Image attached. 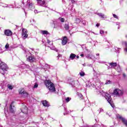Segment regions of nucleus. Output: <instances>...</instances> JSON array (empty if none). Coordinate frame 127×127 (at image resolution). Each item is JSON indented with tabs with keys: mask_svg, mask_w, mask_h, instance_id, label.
Instances as JSON below:
<instances>
[{
	"mask_svg": "<svg viewBox=\"0 0 127 127\" xmlns=\"http://www.w3.org/2000/svg\"><path fill=\"white\" fill-rule=\"evenodd\" d=\"M42 104L43 105L44 107H49V103L46 100H44L42 101Z\"/></svg>",
	"mask_w": 127,
	"mask_h": 127,
	"instance_id": "12",
	"label": "nucleus"
},
{
	"mask_svg": "<svg viewBox=\"0 0 127 127\" xmlns=\"http://www.w3.org/2000/svg\"><path fill=\"white\" fill-rule=\"evenodd\" d=\"M79 75L81 77H84L85 76V72L84 71H81L79 72Z\"/></svg>",
	"mask_w": 127,
	"mask_h": 127,
	"instance_id": "20",
	"label": "nucleus"
},
{
	"mask_svg": "<svg viewBox=\"0 0 127 127\" xmlns=\"http://www.w3.org/2000/svg\"><path fill=\"white\" fill-rule=\"evenodd\" d=\"M113 94L115 96H122V95H123V94H124V91H123V90H121L119 88H117V89H115L114 90Z\"/></svg>",
	"mask_w": 127,
	"mask_h": 127,
	"instance_id": "3",
	"label": "nucleus"
},
{
	"mask_svg": "<svg viewBox=\"0 0 127 127\" xmlns=\"http://www.w3.org/2000/svg\"><path fill=\"white\" fill-rule=\"evenodd\" d=\"M97 15H99L101 18H105V14L102 13H98Z\"/></svg>",
	"mask_w": 127,
	"mask_h": 127,
	"instance_id": "17",
	"label": "nucleus"
},
{
	"mask_svg": "<svg viewBox=\"0 0 127 127\" xmlns=\"http://www.w3.org/2000/svg\"><path fill=\"white\" fill-rule=\"evenodd\" d=\"M113 16L114 17V18H116V19H119V17H118L117 15L113 14Z\"/></svg>",
	"mask_w": 127,
	"mask_h": 127,
	"instance_id": "24",
	"label": "nucleus"
},
{
	"mask_svg": "<svg viewBox=\"0 0 127 127\" xmlns=\"http://www.w3.org/2000/svg\"><path fill=\"white\" fill-rule=\"evenodd\" d=\"M108 103L110 104V105L111 106L112 108H115V104H114V102L113 101V100H111L108 101Z\"/></svg>",
	"mask_w": 127,
	"mask_h": 127,
	"instance_id": "16",
	"label": "nucleus"
},
{
	"mask_svg": "<svg viewBox=\"0 0 127 127\" xmlns=\"http://www.w3.org/2000/svg\"><path fill=\"white\" fill-rule=\"evenodd\" d=\"M96 56H100V54H97L96 55Z\"/></svg>",
	"mask_w": 127,
	"mask_h": 127,
	"instance_id": "39",
	"label": "nucleus"
},
{
	"mask_svg": "<svg viewBox=\"0 0 127 127\" xmlns=\"http://www.w3.org/2000/svg\"><path fill=\"white\" fill-rule=\"evenodd\" d=\"M29 7H30V8H32V7H33V3L32 2L29 3Z\"/></svg>",
	"mask_w": 127,
	"mask_h": 127,
	"instance_id": "23",
	"label": "nucleus"
},
{
	"mask_svg": "<svg viewBox=\"0 0 127 127\" xmlns=\"http://www.w3.org/2000/svg\"><path fill=\"white\" fill-rule=\"evenodd\" d=\"M13 104H14V102L12 101L9 106V111L12 114L15 113V106Z\"/></svg>",
	"mask_w": 127,
	"mask_h": 127,
	"instance_id": "4",
	"label": "nucleus"
},
{
	"mask_svg": "<svg viewBox=\"0 0 127 127\" xmlns=\"http://www.w3.org/2000/svg\"><path fill=\"white\" fill-rule=\"evenodd\" d=\"M79 96L80 97L81 99H83V96L82 94H79Z\"/></svg>",
	"mask_w": 127,
	"mask_h": 127,
	"instance_id": "30",
	"label": "nucleus"
},
{
	"mask_svg": "<svg viewBox=\"0 0 127 127\" xmlns=\"http://www.w3.org/2000/svg\"><path fill=\"white\" fill-rule=\"evenodd\" d=\"M7 88L9 90H12V89H13V87L12 85H10V84L7 85Z\"/></svg>",
	"mask_w": 127,
	"mask_h": 127,
	"instance_id": "21",
	"label": "nucleus"
},
{
	"mask_svg": "<svg viewBox=\"0 0 127 127\" xmlns=\"http://www.w3.org/2000/svg\"><path fill=\"white\" fill-rule=\"evenodd\" d=\"M72 3H75V0H71Z\"/></svg>",
	"mask_w": 127,
	"mask_h": 127,
	"instance_id": "32",
	"label": "nucleus"
},
{
	"mask_svg": "<svg viewBox=\"0 0 127 127\" xmlns=\"http://www.w3.org/2000/svg\"><path fill=\"white\" fill-rule=\"evenodd\" d=\"M126 49H125V50H126V52H127V46H126Z\"/></svg>",
	"mask_w": 127,
	"mask_h": 127,
	"instance_id": "38",
	"label": "nucleus"
},
{
	"mask_svg": "<svg viewBox=\"0 0 127 127\" xmlns=\"http://www.w3.org/2000/svg\"><path fill=\"white\" fill-rule=\"evenodd\" d=\"M67 43H68V38H67L66 36H64L63 38V40L62 41V45L64 46L66 45Z\"/></svg>",
	"mask_w": 127,
	"mask_h": 127,
	"instance_id": "8",
	"label": "nucleus"
},
{
	"mask_svg": "<svg viewBox=\"0 0 127 127\" xmlns=\"http://www.w3.org/2000/svg\"><path fill=\"white\" fill-rule=\"evenodd\" d=\"M76 21H79V22H80V19H79V18H76Z\"/></svg>",
	"mask_w": 127,
	"mask_h": 127,
	"instance_id": "35",
	"label": "nucleus"
},
{
	"mask_svg": "<svg viewBox=\"0 0 127 127\" xmlns=\"http://www.w3.org/2000/svg\"><path fill=\"white\" fill-rule=\"evenodd\" d=\"M0 68L2 70L1 73L2 75H5V72L7 71V65L2 62L0 63Z\"/></svg>",
	"mask_w": 127,
	"mask_h": 127,
	"instance_id": "2",
	"label": "nucleus"
},
{
	"mask_svg": "<svg viewBox=\"0 0 127 127\" xmlns=\"http://www.w3.org/2000/svg\"><path fill=\"white\" fill-rule=\"evenodd\" d=\"M103 32H104L103 31L101 32V33H103Z\"/></svg>",
	"mask_w": 127,
	"mask_h": 127,
	"instance_id": "43",
	"label": "nucleus"
},
{
	"mask_svg": "<svg viewBox=\"0 0 127 127\" xmlns=\"http://www.w3.org/2000/svg\"><path fill=\"white\" fill-rule=\"evenodd\" d=\"M103 32H104L103 31L101 32V33H103Z\"/></svg>",
	"mask_w": 127,
	"mask_h": 127,
	"instance_id": "42",
	"label": "nucleus"
},
{
	"mask_svg": "<svg viewBox=\"0 0 127 127\" xmlns=\"http://www.w3.org/2000/svg\"><path fill=\"white\" fill-rule=\"evenodd\" d=\"M42 4H45V1H43L42 2Z\"/></svg>",
	"mask_w": 127,
	"mask_h": 127,
	"instance_id": "34",
	"label": "nucleus"
},
{
	"mask_svg": "<svg viewBox=\"0 0 127 127\" xmlns=\"http://www.w3.org/2000/svg\"><path fill=\"white\" fill-rule=\"evenodd\" d=\"M44 84L46 87L49 89L50 92H56V88H55V85H54V83L51 82V80L46 79L44 81Z\"/></svg>",
	"mask_w": 127,
	"mask_h": 127,
	"instance_id": "1",
	"label": "nucleus"
},
{
	"mask_svg": "<svg viewBox=\"0 0 127 127\" xmlns=\"http://www.w3.org/2000/svg\"><path fill=\"white\" fill-rule=\"evenodd\" d=\"M9 45H8V44H6L5 46V48L6 49H8V48H9Z\"/></svg>",
	"mask_w": 127,
	"mask_h": 127,
	"instance_id": "27",
	"label": "nucleus"
},
{
	"mask_svg": "<svg viewBox=\"0 0 127 127\" xmlns=\"http://www.w3.org/2000/svg\"><path fill=\"white\" fill-rule=\"evenodd\" d=\"M19 94H20L21 95H25L26 97V96H27V93H26V92L24 91V90L23 89L20 90Z\"/></svg>",
	"mask_w": 127,
	"mask_h": 127,
	"instance_id": "13",
	"label": "nucleus"
},
{
	"mask_svg": "<svg viewBox=\"0 0 127 127\" xmlns=\"http://www.w3.org/2000/svg\"><path fill=\"white\" fill-rule=\"evenodd\" d=\"M117 118L119 119V120H121L122 123L124 124V125L127 127V120L126 119L123 118V117L121 116V115L117 116Z\"/></svg>",
	"mask_w": 127,
	"mask_h": 127,
	"instance_id": "7",
	"label": "nucleus"
},
{
	"mask_svg": "<svg viewBox=\"0 0 127 127\" xmlns=\"http://www.w3.org/2000/svg\"><path fill=\"white\" fill-rule=\"evenodd\" d=\"M75 57H76V55L74 54H71L70 55L69 58L71 59V60H74Z\"/></svg>",
	"mask_w": 127,
	"mask_h": 127,
	"instance_id": "15",
	"label": "nucleus"
},
{
	"mask_svg": "<svg viewBox=\"0 0 127 127\" xmlns=\"http://www.w3.org/2000/svg\"><path fill=\"white\" fill-rule=\"evenodd\" d=\"M27 60V61H29V62L32 63L35 61V58L33 56H30L28 57Z\"/></svg>",
	"mask_w": 127,
	"mask_h": 127,
	"instance_id": "9",
	"label": "nucleus"
},
{
	"mask_svg": "<svg viewBox=\"0 0 127 127\" xmlns=\"http://www.w3.org/2000/svg\"><path fill=\"white\" fill-rule=\"evenodd\" d=\"M126 76H127V75L125 73H124L123 77H124V78H126Z\"/></svg>",
	"mask_w": 127,
	"mask_h": 127,
	"instance_id": "36",
	"label": "nucleus"
},
{
	"mask_svg": "<svg viewBox=\"0 0 127 127\" xmlns=\"http://www.w3.org/2000/svg\"><path fill=\"white\" fill-rule=\"evenodd\" d=\"M109 84H111V81L110 80H107L105 85H109Z\"/></svg>",
	"mask_w": 127,
	"mask_h": 127,
	"instance_id": "26",
	"label": "nucleus"
},
{
	"mask_svg": "<svg viewBox=\"0 0 127 127\" xmlns=\"http://www.w3.org/2000/svg\"><path fill=\"white\" fill-rule=\"evenodd\" d=\"M110 94H109V93H105V97H107V96H109V97H110Z\"/></svg>",
	"mask_w": 127,
	"mask_h": 127,
	"instance_id": "29",
	"label": "nucleus"
},
{
	"mask_svg": "<svg viewBox=\"0 0 127 127\" xmlns=\"http://www.w3.org/2000/svg\"><path fill=\"white\" fill-rule=\"evenodd\" d=\"M76 58H79V56H76Z\"/></svg>",
	"mask_w": 127,
	"mask_h": 127,
	"instance_id": "41",
	"label": "nucleus"
},
{
	"mask_svg": "<svg viewBox=\"0 0 127 127\" xmlns=\"http://www.w3.org/2000/svg\"><path fill=\"white\" fill-rule=\"evenodd\" d=\"M70 100H71V98H70L69 97H67L65 99V101L67 103H68V102H70Z\"/></svg>",
	"mask_w": 127,
	"mask_h": 127,
	"instance_id": "25",
	"label": "nucleus"
},
{
	"mask_svg": "<svg viewBox=\"0 0 127 127\" xmlns=\"http://www.w3.org/2000/svg\"><path fill=\"white\" fill-rule=\"evenodd\" d=\"M37 1H41V0H37Z\"/></svg>",
	"mask_w": 127,
	"mask_h": 127,
	"instance_id": "40",
	"label": "nucleus"
},
{
	"mask_svg": "<svg viewBox=\"0 0 127 127\" xmlns=\"http://www.w3.org/2000/svg\"><path fill=\"white\" fill-rule=\"evenodd\" d=\"M96 26L97 27H99L100 26V24H99V23L96 24Z\"/></svg>",
	"mask_w": 127,
	"mask_h": 127,
	"instance_id": "33",
	"label": "nucleus"
},
{
	"mask_svg": "<svg viewBox=\"0 0 127 127\" xmlns=\"http://www.w3.org/2000/svg\"><path fill=\"white\" fill-rule=\"evenodd\" d=\"M28 33V31H27V30L26 29H22V36H23L24 39H26V38H27V37H28V34H27Z\"/></svg>",
	"mask_w": 127,
	"mask_h": 127,
	"instance_id": "5",
	"label": "nucleus"
},
{
	"mask_svg": "<svg viewBox=\"0 0 127 127\" xmlns=\"http://www.w3.org/2000/svg\"><path fill=\"white\" fill-rule=\"evenodd\" d=\"M105 99H106V100H107V102H109L110 101L112 100V97H111L110 95V97H109V96H105Z\"/></svg>",
	"mask_w": 127,
	"mask_h": 127,
	"instance_id": "19",
	"label": "nucleus"
},
{
	"mask_svg": "<svg viewBox=\"0 0 127 127\" xmlns=\"http://www.w3.org/2000/svg\"><path fill=\"white\" fill-rule=\"evenodd\" d=\"M64 28L65 29V30H69V24H65L64 26Z\"/></svg>",
	"mask_w": 127,
	"mask_h": 127,
	"instance_id": "18",
	"label": "nucleus"
},
{
	"mask_svg": "<svg viewBox=\"0 0 127 127\" xmlns=\"http://www.w3.org/2000/svg\"><path fill=\"white\" fill-rule=\"evenodd\" d=\"M80 56H81V57H84V54H81V55H80Z\"/></svg>",
	"mask_w": 127,
	"mask_h": 127,
	"instance_id": "37",
	"label": "nucleus"
},
{
	"mask_svg": "<svg viewBox=\"0 0 127 127\" xmlns=\"http://www.w3.org/2000/svg\"><path fill=\"white\" fill-rule=\"evenodd\" d=\"M47 43H48V44H49L51 42H50V40H47Z\"/></svg>",
	"mask_w": 127,
	"mask_h": 127,
	"instance_id": "31",
	"label": "nucleus"
},
{
	"mask_svg": "<svg viewBox=\"0 0 127 127\" xmlns=\"http://www.w3.org/2000/svg\"><path fill=\"white\" fill-rule=\"evenodd\" d=\"M59 19L61 22H65V19L64 18H59Z\"/></svg>",
	"mask_w": 127,
	"mask_h": 127,
	"instance_id": "22",
	"label": "nucleus"
},
{
	"mask_svg": "<svg viewBox=\"0 0 127 127\" xmlns=\"http://www.w3.org/2000/svg\"><path fill=\"white\" fill-rule=\"evenodd\" d=\"M41 34H43V35H48V34H49V32L46 30H42L41 31Z\"/></svg>",
	"mask_w": 127,
	"mask_h": 127,
	"instance_id": "14",
	"label": "nucleus"
},
{
	"mask_svg": "<svg viewBox=\"0 0 127 127\" xmlns=\"http://www.w3.org/2000/svg\"><path fill=\"white\" fill-rule=\"evenodd\" d=\"M4 34L6 36H10L11 35H12V32L10 30H5L4 31Z\"/></svg>",
	"mask_w": 127,
	"mask_h": 127,
	"instance_id": "10",
	"label": "nucleus"
},
{
	"mask_svg": "<svg viewBox=\"0 0 127 127\" xmlns=\"http://www.w3.org/2000/svg\"><path fill=\"white\" fill-rule=\"evenodd\" d=\"M21 111L22 113H23V114H28V110L27 107H26V106L25 105L22 106Z\"/></svg>",
	"mask_w": 127,
	"mask_h": 127,
	"instance_id": "6",
	"label": "nucleus"
},
{
	"mask_svg": "<svg viewBox=\"0 0 127 127\" xmlns=\"http://www.w3.org/2000/svg\"><path fill=\"white\" fill-rule=\"evenodd\" d=\"M38 87V84L37 83H35V85H34V88H37Z\"/></svg>",
	"mask_w": 127,
	"mask_h": 127,
	"instance_id": "28",
	"label": "nucleus"
},
{
	"mask_svg": "<svg viewBox=\"0 0 127 127\" xmlns=\"http://www.w3.org/2000/svg\"><path fill=\"white\" fill-rule=\"evenodd\" d=\"M109 64L111 68H115L118 66V64H117V63H110Z\"/></svg>",
	"mask_w": 127,
	"mask_h": 127,
	"instance_id": "11",
	"label": "nucleus"
}]
</instances>
